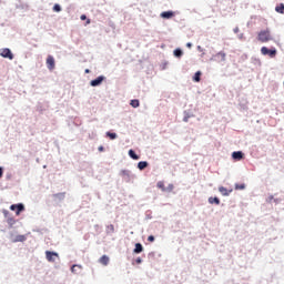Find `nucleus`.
<instances>
[{
  "mask_svg": "<svg viewBox=\"0 0 284 284\" xmlns=\"http://www.w3.org/2000/svg\"><path fill=\"white\" fill-rule=\"evenodd\" d=\"M272 33L270 32V29L262 30L257 34V41L261 43H267L268 41H273Z\"/></svg>",
  "mask_w": 284,
  "mask_h": 284,
  "instance_id": "f257e3e1",
  "label": "nucleus"
},
{
  "mask_svg": "<svg viewBox=\"0 0 284 284\" xmlns=\"http://www.w3.org/2000/svg\"><path fill=\"white\" fill-rule=\"evenodd\" d=\"M261 53L264 57H271V59H274V57H276V49H267V47H262L261 48Z\"/></svg>",
  "mask_w": 284,
  "mask_h": 284,
  "instance_id": "f03ea898",
  "label": "nucleus"
},
{
  "mask_svg": "<svg viewBox=\"0 0 284 284\" xmlns=\"http://www.w3.org/2000/svg\"><path fill=\"white\" fill-rule=\"evenodd\" d=\"M0 57H2L3 59H9L10 61L14 59V54H12V51L8 48L0 50Z\"/></svg>",
  "mask_w": 284,
  "mask_h": 284,
  "instance_id": "7ed1b4c3",
  "label": "nucleus"
},
{
  "mask_svg": "<svg viewBox=\"0 0 284 284\" xmlns=\"http://www.w3.org/2000/svg\"><path fill=\"white\" fill-rule=\"evenodd\" d=\"M45 256H47V261H49V263H54V261H57V258H59V253L45 251Z\"/></svg>",
  "mask_w": 284,
  "mask_h": 284,
  "instance_id": "20e7f679",
  "label": "nucleus"
},
{
  "mask_svg": "<svg viewBox=\"0 0 284 284\" xmlns=\"http://www.w3.org/2000/svg\"><path fill=\"white\" fill-rule=\"evenodd\" d=\"M103 81H105V77L100 75V77H98L95 80H92V81L90 82V85H91L92 88H97V87L101 85V83H103Z\"/></svg>",
  "mask_w": 284,
  "mask_h": 284,
  "instance_id": "39448f33",
  "label": "nucleus"
},
{
  "mask_svg": "<svg viewBox=\"0 0 284 284\" xmlns=\"http://www.w3.org/2000/svg\"><path fill=\"white\" fill-rule=\"evenodd\" d=\"M47 68H48V70H54V68H55L54 57L48 55Z\"/></svg>",
  "mask_w": 284,
  "mask_h": 284,
  "instance_id": "423d86ee",
  "label": "nucleus"
},
{
  "mask_svg": "<svg viewBox=\"0 0 284 284\" xmlns=\"http://www.w3.org/2000/svg\"><path fill=\"white\" fill-rule=\"evenodd\" d=\"M225 52L220 51L215 55H213L214 61H217V63H221V61H225Z\"/></svg>",
  "mask_w": 284,
  "mask_h": 284,
  "instance_id": "0eeeda50",
  "label": "nucleus"
},
{
  "mask_svg": "<svg viewBox=\"0 0 284 284\" xmlns=\"http://www.w3.org/2000/svg\"><path fill=\"white\" fill-rule=\"evenodd\" d=\"M219 192L222 194V196H230V194H232L233 190L232 189L227 190L224 186H220Z\"/></svg>",
  "mask_w": 284,
  "mask_h": 284,
  "instance_id": "6e6552de",
  "label": "nucleus"
},
{
  "mask_svg": "<svg viewBox=\"0 0 284 284\" xmlns=\"http://www.w3.org/2000/svg\"><path fill=\"white\" fill-rule=\"evenodd\" d=\"M243 156L244 154L241 151H235L232 153V159H234V161H241Z\"/></svg>",
  "mask_w": 284,
  "mask_h": 284,
  "instance_id": "1a4fd4ad",
  "label": "nucleus"
},
{
  "mask_svg": "<svg viewBox=\"0 0 284 284\" xmlns=\"http://www.w3.org/2000/svg\"><path fill=\"white\" fill-rule=\"evenodd\" d=\"M160 17H162V19H172V17H174V11H163Z\"/></svg>",
  "mask_w": 284,
  "mask_h": 284,
  "instance_id": "9d476101",
  "label": "nucleus"
},
{
  "mask_svg": "<svg viewBox=\"0 0 284 284\" xmlns=\"http://www.w3.org/2000/svg\"><path fill=\"white\" fill-rule=\"evenodd\" d=\"M17 207H18L19 212H23V210H26V206L22 203H20V204H12L10 206V210L12 212H14V210H17Z\"/></svg>",
  "mask_w": 284,
  "mask_h": 284,
  "instance_id": "9b49d317",
  "label": "nucleus"
},
{
  "mask_svg": "<svg viewBox=\"0 0 284 284\" xmlns=\"http://www.w3.org/2000/svg\"><path fill=\"white\" fill-rule=\"evenodd\" d=\"M209 203L211 205H221V200H219V197H209Z\"/></svg>",
  "mask_w": 284,
  "mask_h": 284,
  "instance_id": "f8f14e48",
  "label": "nucleus"
},
{
  "mask_svg": "<svg viewBox=\"0 0 284 284\" xmlns=\"http://www.w3.org/2000/svg\"><path fill=\"white\" fill-rule=\"evenodd\" d=\"M99 262L101 263V265H108L110 263V257H108V255H103L102 257H100Z\"/></svg>",
  "mask_w": 284,
  "mask_h": 284,
  "instance_id": "ddd939ff",
  "label": "nucleus"
},
{
  "mask_svg": "<svg viewBox=\"0 0 284 284\" xmlns=\"http://www.w3.org/2000/svg\"><path fill=\"white\" fill-rule=\"evenodd\" d=\"M27 240L26 235H18L13 240V243H23Z\"/></svg>",
  "mask_w": 284,
  "mask_h": 284,
  "instance_id": "4468645a",
  "label": "nucleus"
},
{
  "mask_svg": "<svg viewBox=\"0 0 284 284\" xmlns=\"http://www.w3.org/2000/svg\"><path fill=\"white\" fill-rule=\"evenodd\" d=\"M143 252V245L141 243L135 244L134 253L135 254H141Z\"/></svg>",
  "mask_w": 284,
  "mask_h": 284,
  "instance_id": "2eb2a0df",
  "label": "nucleus"
},
{
  "mask_svg": "<svg viewBox=\"0 0 284 284\" xmlns=\"http://www.w3.org/2000/svg\"><path fill=\"white\" fill-rule=\"evenodd\" d=\"M129 156H131V159H133V161H139V155H136L134 150L129 151Z\"/></svg>",
  "mask_w": 284,
  "mask_h": 284,
  "instance_id": "dca6fc26",
  "label": "nucleus"
},
{
  "mask_svg": "<svg viewBox=\"0 0 284 284\" xmlns=\"http://www.w3.org/2000/svg\"><path fill=\"white\" fill-rule=\"evenodd\" d=\"M139 170H145L148 168V162L146 161H141L138 163Z\"/></svg>",
  "mask_w": 284,
  "mask_h": 284,
  "instance_id": "f3484780",
  "label": "nucleus"
},
{
  "mask_svg": "<svg viewBox=\"0 0 284 284\" xmlns=\"http://www.w3.org/2000/svg\"><path fill=\"white\" fill-rule=\"evenodd\" d=\"M275 10L280 13V14H284V4H280L275 8Z\"/></svg>",
  "mask_w": 284,
  "mask_h": 284,
  "instance_id": "a211bd4d",
  "label": "nucleus"
},
{
  "mask_svg": "<svg viewBox=\"0 0 284 284\" xmlns=\"http://www.w3.org/2000/svg\"><path fill=\"white\" fill-rule=\"evenodd\" d=\"M174 57H178V58L183 57V51L181 49H175L174 50Z\"/></svg>",
  "mask_w": 284,
  "mask_h": 284,
  "instance_id": "6ab92c4d",
  "label": "nucleus"
},
{
  "mask_svg": "<svg viewBox=\"0 0 284 284\" xmlns=\"http://www.w3.org/2000/svg\"><path fill=\"white\" fill-rule=\"evenodd\" d=\"M193 80L199 83V81H201V71H197L193 78Z\"/></svg>",
  "mask_w": 284,
  "mask_h": 284,
  "instance_id": "aec40b11",
  "label": "nucleus"
},
{
  "mask_svg": "<svg viewBox=\"0 0 284 284\" xmlns=\"http://www.w3.org/2000/svg\"><path fill=\"white\" fill-rule=\"evenodd\" d=\"M130 105H131L132 108H139L140 102H139V100H131Z\"/></svg>",
  "mask_w": 284,
  "mask_h": 284,
  "instance_id": "412c9836",
  "label": "nucleus"
},
{
  "mask_svg": "<svg viewBox=\"0 0 284 284\" xmlns=\"http://www.w3.org/2000/svg\"><path fill=\"white\" fill-rule=\"evenodd\" d=\"M156 185L160 190H162V192H165V183H163V181L158 182Z\"/></svg>",
  "mask_w": 284,
  "mask_h": 284,
  "instance_id": "4be33fe9",
  "label": "nucleus"
},
{
  "mask_svg": "<svg viewBox=\"0 0 284 284\" xmlns=\"http://www.w3.org/2000/svg\"><path fill=\"white\" fill-rule=\"evenodd\" d=\"M77 270H81V265L74 264V265L71 267V272H72L73 274H78Z\"/></svg>",
  "mask_w": 284,
  "mask_h": 284,
  "instance_id": "5701e85b",
  "label": "nucleus"
},
{
  "mask_svg": "<svg viewBox=\"0 0 284 284\" xmlns=\"http://www.w3.org/2000/svg\"><path fill=\"white\" fill-rule=\"evenodd\" d=\"M106 136H109V139H111V141H114V139H116V133L106 132Z\"/></svg>",
  "mask_w": 284,
  "mask_h": 284,
  "instance_id": "b1692460",
  "label": "nucleus"
},
{
  "mask_svg": "<svg viewBox=\"0 0 284 284\" xmlns=\"http://www.w3.org/2000/svg\"><path fill=\"white\" fill-rule=\"evenodd\" d=\"M174 190V184H169L168 187H165V192H172Z\"/></svg>",
  "mask_w": 284,
  "mask_h": 284,
  "instance_id": "393cba45",
  "label": "nucleus"
},
{
  "mask_svg": "<svg viewBox=\"0 0 284 284\" xmlns=\"http://www.w3.org/2000/svg\"><path fill=\"white\" fill-rule=\"evenodd\" d=\"M53 11H54V12H61V6L54 4V6H53Z\"/></svg>",
  "mask_w": 284,
  "mask_h": 284,
  "instance_id": "a878e982",
  "label": "nucleus"
},
{
  "mask_svg": "<svg viewBox=\"0 0 284 284\" xmlns=\"http://www.w3.org/2000/svg\"><path fill=\"white\" fill-rule=\"evenodd\" d=\"M245 184H235V190H244Z\"/></svg>",
  "mask_w": 284,
  "mask_h": 284,
  "instance_id": "bb28decb",
  "label": "nucleus"
},
{
  "mask_svg": "<svg viewBox=\"0 0 284 284\" xmlns=\"http://www.w3.org/2000/svg\"><path fill=\"white\" fill-rule=\"evenodd\" d=\"M148 241H149L150 243H154V235H150V236L148 237Z\"/></svg>",
  "mask_w": 284,
  "mask_h": 284,
  "instance_id": "cd10ccee",
  "label": "nucleus"
},
{
  "mask_svg": "<svg viewBox=\"0 0 284 284\" xmlns=\"http://www.w3.org/2000/svg\"><path fill=\"white\" fill-rule=\"evenodd\" d=\"M135 263H138V265H140V263H143V260H141V257H138V258L135 260Z\"/></svg>",
  "mask_w": 284,
  "mask_h": 284,
  "instance_id": "c85d7f7f",
  "label": "nucleus"
},
{
  "mask_svg": "<svg viewBox=\"0 0 284 284\" xmlns=\"http://www.w3.org/2000/svg\"><path fill=\"white\" fill-rule=\"evenodd\" d=\"M80 19H81V21H85V19H88V17H87L85 14H82V16L80 17Z\"/></svg>",
  "mask_w": 284,
  "mask_h": 284,
  "instance_id": "c756f323",
  "label": "nucleus"
},
{
  "mask_svg": "<svg viewBox=\"0 0 284 284\" xmlns=\"http://www.w3.org/2000/svg\"><path fill=\"white\" fill-rule=\"evenodd\" d=\"M3 176V168L0 166V179Z\"/></svg>",
  "mask_w": 284,
  "mask_h": 284,
  "instance_id": "7c9ffc66",
  "label": "nucleus"
},
{
  "mask_svg": "<svg viewBox=\"0 0 284 284\" xmlns=\"http://www.w3.org/2000/svg\"><path fill=\"white\" fill-rule=\"evenodd\" d=\"M16 210H17L16 211L17 216H19V214H21L22 211H19V207H17Z\"/></svg>",
  "mask_w": 284,
  "mask_h": 284,
  "instance_id": "2f4dec72",
  "label": "nucleus"
},
{
  "mask_svg": "<svg viewBox=\"0 0 284 284\" xmlns=\"http://www.w3.org/2000/svg\"><path fill=\"white\" fill-rule=\"evenodd\" d=\"M109 230H111V232H114V225H109Z\"/></svg>",
  "mask_w": 284,
  "mask_h": 284,
  "instance_id": "473e14b6",
  "label": "nucleus"
},
{
  "mask_svg": "<svg viewBox=\"0 0 284 284\" xmlns=\"http://www.w3.org/2000/svg\"><path fill=\"white\" fill-rule=\"evenodd\" d=\"M85 74H90V69L84 70Z\"/></svg>",
  "mask_w": 284,
  "mask_h": 284,
  "instance_id": "72a5a7b5",
  "label": "nucleus"
},
{
  "mask_svg": "<svg viewBox=\"0 0 284 284\" xmlns=\"http://www.w3.org/2000/svg\"><path fill=\"white\" fill-rule=\"evenodd\" d=\"M104 148L103 146H99V152H103Z\"/></svg>",
  "mask_w": 284,
  "mask_h": 284,
  "instance_id": "f704fd0d",
  "label": "nucleus"
},
{
  "mask_svg": "<svg viewBox=\"0 0 284 284\" xmlns=\"http://www.w3.org/2000/svg\"><path fill=\"white\" fill-rule=\"evenodd\" d=\"M186 47H187V48H192V43L189 42V43L186 44Z\"/></svg>",
  "mask_w": 284,
  "mask_h": 284,
  "instance_id": "c9c22d12",
  "label": "nucleus"
},
{
  "mask_svg": "<svg viewBox=\"0 0 284 284\" xmlns=\"http://www.w3.org/2000/svg\"><path fill=\"white\" fill-rule=\"evenodd\" d=\"M185 123H187V118H184Z\"/></svg>",
  "mask_w": 284,
  "mask_h": 284,
  "instance_id": "e433bc0d",
  "label": "nucleus"
},
{
  "mask_svg": "<svg viewBox=\"0 0 284 284\" xmlns=\"http://www.w3.org/2000/svg\"><path fill=\"white\" fill-rule=\"evenodd\" d=\"M87 23H90V20H88Z\"/></svg>",
  "mask_w": 284,
  "mask_h": 284,
  "instance_id": "4c0bfd02",
  "label": "nucleus"
}]
</instances>
